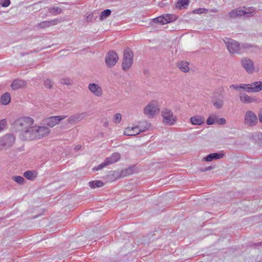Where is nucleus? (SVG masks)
I'll use <instances>...</instances> for the list:
<instances>
[{
	"mask_svg": "<svg viewBox=\"0 0 262 262\" xmlns=\"http://www.w3.org/2000/svg\"><path fill=\"white\" fill-rule=\"evenodd\" d=\"M160 112L158 104L155 101L150 102L144 108V114L148 118H152Z\"/></svg>",
	"mask_w": 262,
	"mask_h": 262,
	"instance_id": "nucleus-4",
	"label": "nucleus"
},
{
	"mask_svg": "<svg viewBox=\"0 0 262 262\" xmlns=\"http://www.w3.org/2000/svg\"><path fill=\"white\" fill-rule=\"evenodd\" d=\"M240 101L245 104L250 103L256 101V99L254 97L248 96L246 93H240L239 95Z\"/></svg>",
	"mask_w": 262,
	"mask_h": 262,
	"instance_id": "nucleus-18",
	"label": "nucleus"
},
{
	"mask_svg": "<svg viewBox=\"0 0 262 262\" xmlns=\"http://www.w3.org/2000/svg\"><path fill=\"white\" fill-rule=\"evenodd\" d=\"M24 176L28 180H33L36 177V174L35 172L27 171L24 172Z\"/></svg>",
	"mask_w": 262,
	"mask_h": 262,
	"instance_id": "nucleus-31",
	"label": "nucleus"
},
{
	"mask_svg": "<svg viewBox=\"0 0 262 262\" xmlns=\"http://www.w3.org/2000/svg\"><path fill=\"white\" fill-rule=\"evenodd\" d=\"M61 83L63 84L69 85L70 84V80L68 79H63L61 80Z\"/></svg>",
	"mask_w": 262,
	"mask_h": 262,
	"instance_id": "nucleus-44",
	"label": "nucleus"
},
{
	"mask_svg": "<svg viewBox=\"0 0 262 262\" xmlns=\"http://www.w3.org/2000/svg\"><path fill=\"white\" fill-rule=\"evenodd\" d=\"M65 118V116H52L46 120V123L49 127H52Z\"/></svg>",
	"mask_w": 262,
	"mask_h": 262,
	"instance_id": "nucleus-15",
	"label": "nucleus"
},
{
	"mask_svg": "<svg viewBox=\"0 0 262 262\" xmlns=\"http://www.w3.org/2000/svg\"><path fill=\"white\" fill-rule=\"evenodd\" d=\"M12 179L15 182L19 184H24L25 181L23 177L18 176H13Z\"/></svg>",
	"mask_w": 262,
	"mask_h": 262,
	"instance_id": "nucleus-36",
	"label": "nucleus"
},
{
	"mask_svg": "<svg viewBox=\"0 0 262 262\" xmlns=\"http://www.w3.org/2000/svg\"><path fill=\"white\" fill-rule=\"evenodd\" d=\"M4 143L5 149H7L11 147L15 142V137L12 134H7L1 137Z\"/></svg>",
	"mask_w": 262,
	"mask_h": 262,
	"instance_id": "nucleus-12",
	"label": "nucleus"
},
{
	"mask_svg": "<svg viewBox=\"0 0 262 262\" xmlns=\"http://www.w3.org/2000/svg\"><path fill=\"white\" fill-rule=\"evenodd\" d=\"M152 21L154 23H159L161 25L164 24L163 17L162 15L156 18H155L154 19H152Z\"/></svg>",
	"mask_w": 262,
	"mask_h": 262,
	"instance_id": "nucleus-39",
	"label": "nucleus"
},
{
	"mask_svg": "<svg viewBox=\"0 0 262 262\" xmlns=\"http://www.w3.org/2000/svg\"><path fill=\"white\" fill-rule=\"evenodd\" d=\"M162 116L163 118V123L165 124L172 125L177 121V117L173 115L172 112L168 108H165L162 112Z\"/></svg>",
	"mask_w": 262,
	"mask_h": 262,
	"instance_id": "nucleus-5",
	"label": "nucleus"
},
{
	"mask_svg": "<svg viewBox=\"0 0 262 262\" xmlns=\"http://www.w3.org/2000/svg\"><path fill=\"white\" fill-rule=\"evenodd\" d=\"M7 124V120L5 119L0 120V133L4 130Z\"/></svg>",
	"mask_w": 262,
	"mask_h": 262,
	"instance_id": "nucleus-40",
	"label": "nucleus"
},
{
	"mask_svg": "<svg viewBox=\"0 0 262 262\" xmlns=\"http://www.w3.org/2000/svg\"><path fill=\"white\" fill-rule=\"evenodd\" d=\"M224 104V101L222 99H218L213 102L214 106L217 109L222 108Z\"/></svg>",
	"mask_w": 262,
	"mask_h": 262,
	"instance_id": "nucleus-35",
	"label": "nucleus"
},
{
	"mask_svg": "<svg viewBox=\"0 0 262 262\" xmlns=\"http://www.w3.org/2000/svg\"><path fill=\"white\" fill-rule=\"evenodd\" d=\"M34 120L30 117H24L17 120L14 125L16 129L21 133L24 130L29 129V127L33 124Z\"/></svg>",
	"mask_w": 262,
	"mask_h": 262,
	"instance_id": "nucleus-1",
	"label": "nucleus"
},
{
	"mask_svg": "<svg viewBox=\"0 0 262 262\" xmlns=\"http://www.w3.org/2000/svg\"><path fill=\"white\" fill-rule=\"evenodd\" d=\"M242 67L249 74H252L254 71V63L252 60L248 58H244L241 61Z\"/></svg>",
	"mask_w": 262,
	"mask_h": 262,
	"instance_id": "nucleus-11",
	"label": "nucleus"
},
{
	"mask_svg": "<svg viewBox=\"0 0 262 262\" xmlns=\"http://www.w3.org/2000/svg\"><path fill=\"white\" fill-rule=\"evenodd\" d=\"M188 64L189 63L187 62L181 61L178 62V67L181 71L186 73L189 71Z\"/></svg>",
	"mask_w": 262,
	"mask_h": 262,
	"instance_id": "nucleus-25",
	"label": "nucleus"
},
{
	"mask_svg": "<svg viewBox=\"0 0 262 262\" xmlns=\"http://www.w3.org/2000/svg\"><path fill=\"white\" fill-rule=\"evenodd\" d=\"M5 149V147L4 145V143L2 141L1 137H0V151Z\"/></svg>",
	"mask_w": 262,
	"mask_h": 262,
	"instance_id": "nucleus-47",
	"label": "nucleus"
},
{
	"mask_svg": "<svg viewBox=\"0 0 262 262\" xmlns=\"http://www.w3.org/2000/svg\"><path fill=\"white\" fill-rule=\"evenodd\" d=\"M60 21L58 19H54L49 21H43L36 25L38 29H45L49 27L57 25Z\"/></svg>",
	"mask_w": 262,
	"mask_h": 262,
	"instance_id": "nucleus-16",
	"label": "nucleus"
},
{
	"mask_svg": "<svg viewBox=\"0 0 262 262\" xmlns=\"http://www.w3.org/2000/svg\"><path fill=\"white\" fill-rule=\"evenodd\" d=\"M133 53L129 48H126L124 51L122 61V69L124 71L128 70L132 66L133 61Z\"/></svg>",
	"mask_w": 262,
	"mask_h": 262,
	"instance_id": "nucleus-2",
	"label": "nucleus"
},
{
	"mask_svg": "<svg viewBox=\"0 0 262 262\" xmlns=\"http://www.w3.org/2000/svg\"><path fill=\"white\" fill-rule=\"evenodd\" d=\"M81 147V145H78L75 146V149L76 150H79V149H80Z\"/></svg>",
	"mask_w": 262,
	"mask_h": 262,
	"instance_id": "nucleus-51",
	"label": "nucleus"
},
{
	"mask_svg": "<svg viewBox=\"0 0 262 262\" xmlns=\"http://www.w3.org/2000/svg\"><path fill=\"white\" fill-rule=\"evenodd\" d=\"M240 89L244 90L246 92L252 93L251 84H241L239 85Z\"/></svg>",
	"mask_w": 262,
	"mask_h": 262,
	"instance_id": "nucleus-32",
	"label": "nucleus"
},
{
	"mask_svg": "<svg viewBox=\"0 0 262 262\" xmlns=\"http://www.w3.org/2000/svg\"><path fill=\"white\" fill-rule=\"evenodd\" d=\"M254 11L255 9L253 7L243 8V12H244V15H247V16H251V14Z\"/></svg>",
	"mask_w": 262,
	"mask_h": 262,
	"instance_id": "nucleus-33",
	"label": "nucleus"
},
{
	"mask_svg": "<svg viewBox=\"0 0 262 262\" xmlns=\"http://www.w3.org/2000/svg\"><path fill=\"white\" fill-rule=\"evenodd\" d=\"M229 15L230 17L235 18L238 16H242L244 15V12H243V8L235 9L229 13Z\"/></svg>",
	"mask_w": 262,
	"mask_h": 262,
	"instance_id": "nucleus-22",
	"label": "nucleus"
},
{
	"mask_svg": "<svg viewBox=\"0 0 262 262\" xmlns=\"http://www.w3.org/2000/svg\"><path fill=\"white\" fill-rule=\"evenodd\" d=\"M88 89L97 97H101L103 94L101 87L97 84L94 83H90L88 85Z\"/></svg>",
	"mask_w": 262,
	"mask_h": 262,
	"instance_id": "nucleus-13",
	"label": "nucleus"
},
{
	"mask_svg": "<svg viewBox=\"0 0 262 262\" xmlns=\"http://www.w3.org/2000/svg\"><path fill=\"white\" fill-rule=\"evenodd\" d=\"M226 120L224 118L217 119L216 120V123L219 125H224L226 123Z\"/></svg>",
	"mask_w": 262,
	"mask_h": 262,
	"instance_id": "nucleus-43",
	"label": "nucleus"
},
{
	"mask_svg": "<svg viewBox=\"0 0 262 262\" xmlns=\"http://www.w3.org/2000/svg\"><path fill=\"white\" fill-rule=\"evenodd\" d=\"M118 60L117 54L112 51L109 52L105 57V62L107 66L109 68L114 67Z\"/></svg>",
	"mask_w": 262,
	"mask_h": 262,
	"instance_id": "nucleus-10",
	"label": "nucleus"
},
{
	"mask_svg": "<svg viewBox=\"0 0 262 262\" xmlns=\"http://www.w3.org/2000/svg\"><path fill=\"white\" fill-rule=\"evenodd\" d=\"M142 124L144 125V128H141L142 125H141V128H140L139 126L127 127L124 131V135L130 136H136L141 132H143L146 130H147L150 126V125L146 122H144Z\"/></svg>",
	"mask_w": 262,
	"mask_h": 262,
	"instance_id": "nucleus-3",
	"label": "nucleus"
},
{
	"mask_svg": "<svg viewBox=\"0 0 262 262\" xmlns=\"http://www.w3.org/2000/svg\"><path fill=\"white\" fill-rule=\"evenodd\" d=\"M93 20V14L90 13L86 18V20L87 21H92Z\"/></svg>",
	"mask_w": 262,
	"mask_h": 262,
	"instance_id": "nucleus-45",
	"label": "nucleus"
},
{
	"mask_svg": "<svg viewBox=\"0 0 262 262\" xmlns=\"http://www.w3.org/2000/svg\"><path fill=\"white\" fill-rule=\"evenodd\" d=\"M108 124H109L108 122L107 121H106L105 122H104L103 123V126H105V127H108Z\"/></svg>",
	"mask_w": 262,
	"mask_h": 262,
	"instance_id": "nucleus-50",
	"label": "nucleus"
},
{
	"mask_svg": "<svg viewBox=\"0 0 262 262\" xmlns=\"http://www.w3.org/2000/svg\"><path fill=\"white\" fill-rule=\"evenodd\" d=\"M163 17L164 24L169 23L175 20V16L172 14H165L162 15Z\"/></svg>",
	"mask_w": 262,
	"mask_h": 262,
	"instance_id": "nucleus-29",
	"label": "nucleus"
},
{
	"mask_svg": "<svg viewBox=\"0 0 262 262\" xmlns=\"http://www.w3.org/2000/svg\"><path fill=\"white\" fill-rule=\"evenodd\" d=\"M122 119V116L121 114L120 113H117L115 115L114 118H113V121L115 123H119L121 121Z\"/></svg>",
	"mask_w": 262,
	"mask_h": 262,
	"instance_id": "nucleus-38",
	"label": "nucleus"
},
{
	"mask_svg": "<svg viewBox=\"0 0 262 262\" xmlns=\"http://www.w3.org/2000/svg\"><path fill=\"white\" fill-rule=\"evenodd\" d=\"M260 245H261V244H262V242H261V243H260Z\"/></svg>",
	"mask_w": 262,
	"mask_h": 262,
	"instance_id": "nucleus-53",
	"label": "nucleus"
},
{
	"mask_svg": "<svg viewBox=\"0 0 262 262\" xmlns=\"http://www.w3.org/2000/svg\"><path fill=\"white\" fill-rule=\"evenodd\" d=\"M104 185L103 182L100 180L93 181L89 183V186L91 188H95L97 187H101Z\"/></svg>",
	"mask_w": 262,
	"mask_h": 262,
	"instance_id": "nucleus-26",
	"label": "nucleus"
},
{
	"mask_svg": "<svg viewBox=\"0 0 262 262\" xmlns=\"http://www.w3.org/2000/svg\"><path fill=\"white\" fill-rule=\"evenodd\" d=\"M218 119V116L215 114L210 115L206 120V123L208 125H211L215 123L216 120Z\"/></svg>",
	"mask_w": 262,
	"mask_h": 262,
	"instance_id": "nucleus-28",
	"label": "nucleus"
},
{
	"mask_svg": "<svg viewBox=\"0 0 262 262\" xmlns=\"http://www.w3.org/2000/svg\"><path fill=\"white\" fill-rule=\"evenodd\" d=\"M111 13V11L110 9H106V10L103 11L101 12V15L100 16V18H99L100 19L103 20V19L107 18L108 16H110Z\"/></svg>",
	"mask_w": 262,
	"mask_h": 262,
	"instance_id": "nucleus-34",
	"label": "nucleus"
},
{
	"mask_svg": "<svg viewBox=\"0 0 262 262\" xmlns=\"http://www.w3.org/2000/svg\"><path fill=\"white\" fill-rule=\"evenodd\" d=\"M212 168H213V167H212V166H208V167H204L203 168H202L201 170L202 172H205V171L211 170Z\"/></svg>",
	"mask_w": 262,
	"mask_h": 262,
	"instance_id": "nucleus-46",
	"label": "nucleus"
},
{
	"mask_svg": "<svg viewBox=\"0 0 262 262\" xmlns=\"http://www.w3.org/2000/svg\"><path fill=\"white\" fill-rule=\"evenodd\" d=\"M50 13H53L54 15L59 14L61 12V9L58 7H53L49 9Z\"/></svg>",
	"mask_w": 262,
	"mask_h": 262,
	"instance_id": "nucleus-37",
	"label": "nucleus"
},
{
	"mask_svg": "<svg viewBox=\"0 0 262 262\" xmlns=\"http://www.w3.org/2000/svg\"><path fill=\"white\" fill-rule=\"evenodd\" d=\"M258 119L256 114L252 111H248L246 112L245 118L244 123L246 125L249 126H255L258 122Z\"/></svg>",
	"mask_w": 262,
	"mask_h": 262,
	"instance_id": "nucleus-8",
	"label": "nucleus"
},
{
	"mask_svg": "<svg viewBox=\"0 0 262 262\" xmlns=\"http://www.w3.org/2000/svg\"><path fill=\"white\" fill-rule=\"evenodd\" d=\"M85 116V113L76 114L68 118L67 121L71 124H75Z\"/></svg>",
	"mask_w": 262,
	"mask_h": 262,
	"instance_id": "nucleus-17",
	"label": "nucleus"
},
{
	"mask_svg": "<svg viewBox=\"0 0 262 262\" xmlns=\"http://www.w3.org/2000/svg\"><path fill=\"white\" fill-rule=\"evenodd\" d=\"M224 154L220 153H212L203 158V160L207 161L210 162L215 159H220L223 157Z\"/></svg>",
	"mask_w": 262,
	"mask_h": 262,
	"instance_id": "nucleus-20",
	"label": "nucleus"
},
{
	"mask_svg": "<svg viewBox=\"0 0 262 262\" xmlns=\"http://www.w3.org/2000/svg\"><path fill=\"white\" fill-rule=\"evenodd\" d=\"M134 171V167H129L125 169H123L121 172V176L122 177H126L127 176H129L132 174Z\"/></svg>",
	"mask_w": 262,
	"mask_h": 262,
	"instance_id": "nucleus-27",
	"label": "nucleus"
},
{
	"mask_svg": "<svg viewBox=\"0 0 262 262\" xmlns=\"http://www.w3.org/2000/svg\"><path fill=\"white\" fill-rule=\"evenodd\" d=\"M28 128L19 133V137L21 140L27 141L36 139L35 126L32 125Z\"/></svg>",
	"mask_w": 262,
	"mask_h": 262,
	"instance_id": "nucleus-6",
	"label": "nucleus"
},
{
	"mask_svg": "<svg viewBox=\"0 0 262 262\" xmlns=\"http://www.w3.org/2000/svg\"><path fill=\"white\" fill-rule=\"evenodd\" d=\"M36 139L42 138L47 135L50 132V129L45 126H35Z\"/></svg>",
	"mask_w": 262,
	"mask_h": 262,
	"instance_id": "nucleus-14",
	"label": "nucleus"
},
{
	"mask_svg": "<svg viewBox=\"0 0 262 262\" xmlns=\"http://www.w3.org/2000/svg\"><path fill=\"white\" fill-rule=\"evenodd\" d=\"M45 86L47 88L51 89L53 86V82L50 79H46L44 81Z\"/></svg>",
	"mask_w": 262,
	"mask_h": 262,
	"instance_id": "nucleus-41",
	"label": "nucleus"
},
{
	"mask_svg": "<svg viewBox=\"0 0 262 262\" xmlns=\"http://www.w3.org/2000/svg\"><path fill=\"white\" fill-rule=\"evenodd\" d=\"M10 4V0H0V5L4 7H7Z\"/></svg>",
	"mask_w": 262,
	"mask_h": 262,
	"instance_id": "nucleus-42",
	"label": "nucleus"
},
{
	"mask_svg": "<svg viewBox=\"0 0 262 262\" xmlns=\"http://www.w3.org/2000/svg\"><path fill=\"white\" fill-rule=\"evenodd\" d=\"M120 158V155L119 153H114L111 157L107 158L101 164L93 168V170H98L102 168L117 162Z\"/></svg>",
	"mask_w": 262,
	"mask_h": 262,
	"instance_id": "nucleus-7",
	"label": "nucleus"
},
{
	"mask_svg": "<svg viewBox=\"0 0 262 262\" xmlns=\"http://www.w3.org/2000/svg\"><path fill=\"white\" fill-rule=\"evenodd\" d=\"M11 100V95L9 93H6L3 94L0 99V102L4 105H7L9 103Z\"/></svg>",
	"mask_w": 262,
	"mask_h": 262,
	"instance_id": "nucleus-24",
	"label": "nucleus"
},
{
	"mask_svg": "<svg viewBox=\"0 0 262 262\" xmlns=\"http://www.w3.org/2000/svg\"><path fill=\"white\" fill-rule=\"evenodd\" d=\"M258 138L262 141V133H260L258 136Z\"/></svg>",
	"mask_w": 262,
	"mask_h": 262,
	"instance_id": "nucleus-52",
	"label": "nucleus"
},
{
	"mask_svg": "<svg viewBox=\"0 0 262 262\" xmlns=\"http://www.w3.org/2000/svg\"><path fill=\"white\" fill-rule=\"evenodd\" d=\"M26 85V82L24 80L20 79L15 80L11 84V88L13 90H17L24 87Z\"/></svg>",
	"mask_w": 262,
	"mask_h": 262,
	"instance_id": "nucleus-21",
	"label": "nucleus"
},
{
	"mask_svg": "<svg viewBox=\"0 0 262 262\" xmlns=\"http://www.w3.org/2000/svg\"><path fill=\"white\" fill-rule=\"evenodd\" d=\"M203 9H198L196 10H195L194 11V12L198 14H201L203 13Z\"/></svg>",
	"mask_w": 262,
	"mask_h": 262,
	"instance_id": "nucleus-48",
	"label": "nucleus"
},
{
	"mask_svg": "<svg viewBox=\"0 0 262 262\" xmlns=\"http://www.w3.org/2000/svg\"><path fill=\"white\" fill-rule=\"evenodd\" d=\"M189 0H178L176 4V7L179 9L185 8L189 4Z\"/></svg>",
	"mask_w": 262,
	"mask_h": 262,
	"instance_id": "nucleus-30",
	"label": "nucleus"
},
{
	"mask_svg": "<svg viewBox=\"0 0 262 262\" xmlns=\"http://www.w3.org/2000/svg\"><path fill=\"white\" fill-rule=\"evenodd\" d=\"M190 121L193 125H201L205 122V118L201 116L196 115L190 118Z\"/></svg>",
	"mask_w": 262,
	"mask_h": 262,
	"instance_id": "nucleus-19",
	"label": "nucleus"
},
{
	"mask_svg": "<svg viewBox=\"0 0 262 262\" xmlns=\"http://www.w3.org/2000/svg\"><path fill=\"white\" fill-rule=\"evenodd\" d=\"M224 41L230 53H238L239 51V44L236 41L230 38H226L224 39Z\"/></svg>",
	"mask_w": 262,
	"mask_h": 262,
	"instance_id": "nucleus-9",
	"label": "nucleus"
},
{
	"mask_svg": "<svg viewBox=\"0 0 262 262\" xmlns=\"http://www.w3.org/2000/svg\"><path fill=\"white\" fill-rule=\"evenodd\" d=\"M252 93L258 92L262 90V81H256L251 83Z\"/></svg>",
	"mask_w": 262,
	"mask_h": 262,
	"instance_id": "nucleus-23",
	"label": "nucleus"
},
{
	"mask_svg": "<svg viewBox=\"0 0 262 262\" xmlns=\"http://www.w3.org/2000/svg\"><path fill=\"white\" fill-rule=\"evenodd\" d=\"M230 88H234L237 90H239L240 89V88H239V85H237L236 84H232L231 86H230Z\"/></svg>",
	"mask_w": 262,
	"mask_h": 262,
	"instance_id": "nucleus-49",
	"label": "nucleus"
}]
</instances>
